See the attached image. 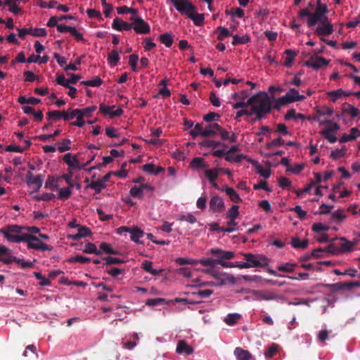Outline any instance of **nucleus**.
<instances>
[{"label": "nucleus", "instance_id": "nucleus-51", "mask_svg": "<svg viewBox=\"0 0 360 360\" xmlns=\"http://www.w3.org/2000/svg\"><path fill=\"white\" fill-rule=\"evenodd\" d=\"M253 188L255 190L262 189L268 192L271 191V189L269 188L267 181L264 180H260L258 184H254Z\"/></svg>", "mask_w": 360, "mask_h": 360}, {"label": "nucleus", "instance_id": "nucleus-37", "mask_svg": "<svg viewBox=\"0 0 360 360\" xmlns=\"http://www.w3.org/2000/svg\"><path fill=\"white\" fill-rule=\"evenodd\" d=\"M285 53L287 55V56L285 60L284 65L286 67H290L295 57L297 56V53L291 49L285 50Z\"/></svg>", "mask_w": 360, "mask_h": 360}, {"label": "nucleus", "instance_id": "nucleus-31", "mask_svg": "<svg viewBox=\"0 0 360 360\" xmlns=\"http://www.w3.org/2000/svg\"><path fill=\"white\" fill-rule=\"evenodd\" d=\"M89 186L94 189L96 193H100L101 191L105 188V184L103 181L98 179L96 181H92Z\"/></svg>", "mask_w": 360, "mask_h": 360}, {"label": "nucleus", "instance_id": "nucleus-24", "mask_svg": "<svg viewBox=\"0 0 360 360\" xmlns=\"http://www.w3.org/2000/svg\"><path fill=\"white\" fill-rule=\"evenodd\" d=\"M141 268L146 272L151 274L153 276H158L160 274L162 270H157L153 269V262L148 260H144L141 264Z\"/></svg>", "mask_w": 360, "mask_h": 360}, {"label": "nucleus", "instance_id": "nucleus-61", "mask_svg": "<svg viewBox=\"0 0 360 360\" xmlns=\"http://www.w3.org/2000/svg\"><path fill=\"white\" fill-rule=\"evenodd\" d=\"M256 169L257 173L265 179L269 178L271 175V170L269 169H264L262 166L259 165L256 167Z\"/></svg>", "mask_w": 360, "mask_h": 360}, {"label": "nucleus", "instance_id": "nucleus-50", "mask_svg": "<svg viewBox=\"0 0 360 360\" xmlns=\"http://www.w3.org/2000/svg\"><path fill=\"white\" fill-rule=\"evenodd\" d=\"M213 293L212 290L205 289V290H198L192 292L193 295H196L200 298H205L210 297Z\"/></svg>", "mask_w": 360, "mask_h": 360}, {"label": "nucleus", "instance_id": "nucleus-48", "mask_svg": "<svg viewBox=\"0 0 360 360\" xmlns=\"http://www.w3.org/2000/svg\"><path fill=\"white\" fill-rule=\"evenodd\" d=\"M203 130L204 128L202 127V124L198 123L194 127V129L190 131V134L193 139H195L198 136H202Z\"/></svg>", "mask_w": 360, "mask_h": 360}, {"label": "nucleus", "instance_id": "nucleus-17", "mask_svg": "<svg viewBox=\"0 0 360 360\" xmlns=\"http://www.w3.org/2000/svg\"><path fill=\"white\" fill-rule=\"evenodd\" d=\"M112 27L117 31H129L132 29V22L129 23L120 18H115L112 22Z\"/></svg>", "mask_w": 360, "mask_h": 360}, {"label": "nucleus", "instance_id": "nucleus-2", "mask_svg": "<svg viewBox=\"0 0 360 360\" xmlns=\"http://www.w3.org/2000/svg\"><path fill=\"white\" fill-rule=\"evenodd\" d=\"M328 13V9L326 4L321 3V0L316 1V6L314 8V6L312 3L309 2L308 7L301 9L298 13L299 19L304 20L305 17H307V25L308 27L311 28L315 26L320 20L324 17H327L326 15Z\"/></svg>", "mask_w": 360, "mask_h": 360}, {"label": "nucleus", "instance_id": "nucleus-1", "mask_svg": "<svg viewBox=\"0 0 360 360\" xmlns=\"http://www.w3.org/2000/svg\"><path fill=\"white\" fill-rule=\"evenodd\" d=\"M248 103L250 106V111L255 117L252 122L263 119L266 115L271 112L272 108L270 97L266 92H259L248 98Z\"/></svg>", "mask_w": 360, "mask_h": 360}, {"label": "nucleus", "instance_id": "nucleus-21", "mask_svg": "<svg viewBox=\"0 0 360 360\" xmlns=\"http://www.w3.org/2000/svg\"><path fill=\"white\" fill-rule=\"evenodd\" d=\"M63 161L70 167L72 168H78L82 169L84 165L82 167L79 166V161L75 156H72L71 153H66L63 156Z\"/></svg>", "mask_w": 360, "mask_h": 360}, {"label": "nucleus", "instance_id": "nucleus-58", "mask_svg": "<svg viewBox=\"0 0 360 360\" xmlns=\"http://www.w3.org/2000/svg\"><path fill=\"white\" fill-rule=\"evenodd\" d=\"M284 144V141L281 138H278L274 139L272 141L267 143L266 144V148L270 149L273 147H278L283 146Z\"/></svg>", "mask_w": 360, "mask_h": 360}, {"label": "nucleus", "instance_id": "nucleus-62", "mask_svg": "<svg viewBox=\"0 0 360 360\" xmlns=\"http://www.w3.org/2000/svg\"><path fill=\"white\" fill-rule=\"evenodd\" d=\"M179 221H186L190 224H195L197 221L196 218L191 214L186 215L182 214L179 217Z\"/></svg>", "mask_w": 360, "mask_h": 360}, {"label": "nucleus", "instance_id": "nucleus-27", "mask_svg": "<svg viewBox=\"0 0 360 360\" xmlns=\"http://www.w3.org/2000/svg\"><path fill=\"white\" fill-rule=\"evenodd\" d=\"M339 290H349L354 287H359V281H350L344 283H338L335 284Z\"/></svg>", "mask_w": 360, "mask_h": 360}, {"label": "nucleus", "instance_id": "nucleus-11", "mask_svg": "<svg viewBox=\"0 0 360 360\" xmlns=\"http://www.w3.org/2000/svg\"><path fill=\"white\" fill-rule=\"evenodd\" d=\"M117 233L120 235H122L125 233H130V238L132 241L137 244H142V242L139 240L144 235V232L138 226H120L117 229Z\"/></svg>", "mask_w": 360, "mask_h": 360}, {"label": "nucleus", "instance_id": "nucleus-64", "mask_svg": "<svg viewBox=\"0 0 360 360\" xmlns=\"http://www.w3.org/2000/svg\"><path fill=\"white\" fill-rule=\"evenodd\" d=\"M332 217L334 220L342 221L346 218V216L344 214V210H338L332 214Z\"/></svg>", "mask_w": 360, "mask_h": 360}, {"label": "nucleus", "instance_id": "nucleus-45", "mask_svg": "<svg viewBox=\"0 0 360 360\" xmlns=\"http://www.w3.org/2000/svg\"><path fill=\"white\" fill-rule=\"evenodd\" d=\"M191 165L194 169H200L206 167L202 158H195L191 160Z\"/></svg>", "mask_w": 360, "mask_h": 360}, {"label": "nucleus", "instance_id": "nucleus-8", "mask_svg": "<svg viewBox=\"0 0 360 360\" xmlns=\"http://www.w3.org/2000/svg\"><path fill=\"white\" fill-rule=\"evenodd\" d=\"M26 239L23 242L27 243L28 249H34L36 250L41 251H51L52 248L49 245L44 243L40 238L37 236H34L30 233H27L25 236Z\"/></svg>", "mask_w": 360, "mask_h": 360}, {"label": "nucleus", "instance_id": "nucleus-39", "mask_svg": "<svg viewBox=\"0 0 360 360\" xmlns=\"http://www.w3.org/2000/svg\"><path fill=\"white\" fill-rule=\"evenodd\" d=\"M278 350V345L276 343L271 344L264 352L266 358H272Z\"/></svg>", "mask_w": 360, "mask_h": 360}, {"label": "nucleus", "instance_id": "nucleus-30", "mask_svg": "<svg viewBox=\"0 0 360 360\" xmlns=\"http://www.w3.org/2000/svg\"><path fill=\"white\" fill-rule=\"evenodd\" d=\"M219 174V168H214L205 171V176L207 178L210 182L215 181L218 178Z\"/></svg>", "mask_w": 360, "mask_h": 360}, {"label": "nucleus", "instance_id": "nucleus-22", "mask_svg": "<svg viewBox=\"0 0 360 360\" xmlns=\"http://www.w3.org/2000/svg\"><path fill=\"white\" fill-rule=\"evenodd\" d=\"M91 234V231L89 228L86 226H79L78 233L75 235L70 236V238L74 240H77L82 238L89 236Z\"/></svg>", "mask_w": 360, "mask_h": 360}, {"label": "nucleus", "instance_id": "nucleus-9", "mask_svg": "<svg viewBox=\"0 0 360 360\" xmlns=\"http://www.w3.org/2000/svg\"><path fill=\"white\" fill-rule=\"evenodd\" d=\"M167 4H172L181 14L187 16L191 12H195V6L189 0H167Z\"/></svg>", "mask_w": 360, "mask_h": 360}, {"label": "nucleus", "instance_id": "nucleus-19", "mask_svg": "<svg viewBox=\"0 0 360 360\" xmlns=\"http://www.w3.org/2000/svg\"><path fill=\"white\" fill-rule=\"evenodd\" d=\"M176 352L178 354H186L187 355L191 354L193 352V347L188 345L185 340L178 341Z\"/></svg>", "mask_w": 360, "mask_h": 360}, {"label": "nucleus", "instance_id": "nucleus-16", "mask_svg": "<svg viewBox=\"0 0 360 360\" xmlns=\"http://www.w3.org/2000/svg\"><path fill=\"white\" fill-rule=\"evenodd\" d=\"M210 208L214 212H221L224 209V202L219 195H214L210 201Z\"/></svg>", "mask_w": 360, "mask_h": 360}, {"label": "nucleus", "instance_id": "nucleus-53", "mask_svg": "<svg viewBox=\"0 0 360 360\" xmlns=\"http://www.w3.org/2000/svg\"><path fill=\"white\" fill-rule=\"evenodd\" d=\"M72 194L71 189L70 188H60L58 193V198L62 200L68 199Z\"/></svg>", "mask_w": 360, "mask_h": 360}, {"label": "nucleus", "instance_id": "nucleus-47", "mask_svg": "<svg viewBox=\"0 0 360 360\" xmlns=\"http://www.w3.org/2000/svg\"><path fill=\"white\" fill-rule=\"evenodd\" d=\"M217 30L219 32V34L217 36L218 40L221 41V40L224 39L226 37L231 35L229 30L225 27H218Z\"/></svg>", "mask_w": 360, "mask_h": 360}, {"label": "nucleus", "instance_id": "nucleus-57", "mask_svg": "<svg viewBox=\"0 0 360 360\" xmlns=\"http://www.w3.org/2000/svg\"><path fill=\"white\" fill-rule=\"evenodd\" d=\"M34 276L39 280V284L42 286L49 285L51 282L48 278L43 276L40 272H34Z\"/></svg>", "mask_w": 360, "mask_h": 360}, {"label": "nucleus", "instance_id": "nucleus-36", "mask_svg": "<svg viewBox=\"0 0 360 360\" xmlns=\"http://www.w3.org/2000/svg\"><path fill=\"white\" fill-rule=\"evenodd\" d=\"M241 316L239 314H229L224 319V322L229 326L235 325L240 319Z\"/></svg>", "mask_w": 360, "mask_h": 360}, {"label": "nucleus", "instance_id": "nucleus-7", "mask_svg": "<svg viewBox=\"0 0 360 360\" xmlns=\"http://www.w3.org/2000/svg\"><path fill=\"white\" fill-rule=\"evenodd\" d=\"M304 95H300L298 91L294 88L290 89L285 96L278 98L274 105V108L278 109L281 106L287 105L295 101H300L305 99Z\"/></svg>", "mask_w": 360, "mask_h": 360}, {"label": "nucleus", "instance_id": "nucleus-33", "mask_svg": "<svg viewBox=\"0 0 360 360\" xmlns=\"http://www.w3.org/2000/svg\"><path fill=\"white\" fill-rule=\"evenodd\" d=\"M159 40L164 44L166 47H170L173 44V38L172 34L164 33L159 36Z\"/></svg>", "mask_w": 360, "mask_h": 360}, {"label": "nucleus", "instance_id": "nucleus-26", "mask_svg": "<svg viewBox=\"0 0 360 360\" xmlns=\"http://www.w3.org/2000/svg\"><path fill=\"white\" fill-rule=\"evenodd\" d=\"M224 191L231 201L234 202H240L242 201V199L240 198L239 195L233 188L226 187Z\"/></svg>", "mask_w": 360, "mask_h": 360}, {"label": "nucleus", "instance_id": "nucleus-52", "mask_svg": "<svg viewBox=\"0 0 360 360\" xmlns=\"http://www.w3.org/2000/svg\"><path fill=\"white\" fill-rule=\"evenodd\" d=\"M91 261V259L86 257H84L82 255H77L75 257H71L69 259V262L71 263L74 262H79L82 264L89 263Z\"/></svg>", "mask_w": 360, "mask_h": 360}, {"label": "nucleus", "instance_id": "nucleus-20", "mask_svg": "<svg viewBox=\"0 0 360 360\" xmlns=\"http://www.w3.org/2000/svg\"><path fill=\"white\" fill-rule=\"evenodd\" d=\"M221 129V126L217 123L210 124L204 128L202 136L208 137L218 134V130Z\"/></svg>", "mask_w": 360, "mask_h": 360}, {"label": "nucleus", "instance_id": "nucleus-56", "mask_svg": "<svg viewBox=\"0 0 360 360\" xmlns=\"http://www.w3.org/2000/svg\"><path fill=\"white\" fill-rule=\"evenodd\" d=\"M165 302V300L164 298H153L148 299L146 302V304L150 307H154L160 304H162Z\"/></svg>", "mask_w": 360, "mask_h": 360}, {"label": "nucleus", "instance_id": "nucleus-40", "mask_svg": "<svg viewBox=\"0 0 360 360\" xmlns=\"http://www.w3.org/2000/svg\"><path fill=\"white\" fill-rule=\"evenodd\" d=\"M245 156L244 155H234L226 153L225 160L227 162H240L242 160L245 159Z\"/></svg>", "mask_w": 360, "mask_h": 360}, {"label": "nucleus", "instance_id": "nucleus-60", "mask_svg": "<svg viewBox=\"0 0 360 360\" xmlns=\"http://www.w3.org/2000/svg\"><path fill=\"white\" fill-rule=\"evenodd\" d=\"M198 264H200L204 266H211L214 267L215 265H217L214 259L212 258H207V259H202L200 260H197Z\"/></svg>", "mask_w": 360, "mask_h": 360}, {"label": "nucleus", "instance_id": "nucleus-54", "mask_svg": "<svg viewBox=\"0 0 360 360\" xmlns=\"http://www.w3.org/2000/svg\"><path fill=\"white\" fill-rule=\"evenodd\" d=\"M176 262L179 265L191 264L195 265L198 264V261L192 259H186L184 257H178L176 259Z\"/></svg>", "mask_w": 360, "mask_h": 360}, {"label": "nucleus", "instance_id": "nucleus-14", "mask_svg": "<svg viewBox=\"0 0 360 360\" xmlns=\"http://www.w3.org/2000/svg\"><path fill=\"white\" fill-rule=\"evenodd\" d=\"M252 295L254 296V300L257 301H270L278 300L280 296L270 290H252Z\"/></svg>", "mask_w": 360, "mask_h": 360}, {"label": "nucleus", "instance_id": "nucleus-41", "mask_svg": "<svg viewBox=\"0 0 360 360\" xmlns=\"http://www.w3.org/2000/svg\"><path fill=\"white\" fill-rule=\"evenodd\" d=\"M108 60L111 65H116L120 60L118 51L115 49L111 51L108 54Z\"/></svg>", "mask_w": 360, "mask_h": 360}, {"label": "nucleus", "instance_id": "nucleus-44", "mask_svg": "<svg viewBox=\"0 0 360 360\" xmlns=\"http://www.w3.org/2000/svg\"><path fill=\"white\" fill-rule=\"evenodd\" d=\"M143 191L141 188V186H133L130 191L129 193L132 197L138 198H142L143 196Z\"/></svg>", "mask_w": 360, "mask_h": 360}, {"label": "nucleus", "instance_id": "nucleus-12", "mask_svg": "<svg viewBox=\"0 0 360 360\" xmlns=\"http://www.w3.org/2000/svg\"><path fill=\"white\" fill-rule=\"evenodd\" d=\"M319 25L314 30V33L319 37L328 36L333 33L334 29L333 24L329 21L328 17H324L318 22Z\"/></svg>", "mask_w": 360, "mask_h": 360}, {"label": "nucleus", "instance_id": "nucleus-15", "mask_svg": "<svg viewBox=\"0 0 360 360\" xmlns=\"http://www.w3.org/2000/svg\"><path fill=\"white\" fill-rule=\"evenodd\" d=\"M25 179H26V183L28 186H34V188L33 191L34 192H37L39 191V189L41 188V187L42 186L43 181H44V178H43L42 175L39 174L37 176H34V174L31 172H28L26 174Z\"/></svg>", "mask_w": 360, "mask_h": 360}, {"label": "nucleus", "instance_id": "nucleus-34", "mask_svg": "<svg viewBox=\"0 0 360 360\" xmlns=\"http://www.w3.org/2000/svg\"><path fill=\"white\" fill-rule=\"evenodd\" d=\"M308 240H300L298 238H292L291 245L297 249H305L308 245Z\"/></svg>", "mask_w": 360, "mask_h": 360}, {"label": "nucleus", "instance_id": "nucleus-10", "mask_svg": "<svg viewBox=\"0 0 360 360\" xmlns=\"http://www.w3.org/2000/svg\"><path fill=\"white\" fill-rule=\"evenodd\" d=\"M129 20L132 22V29L136 34H146L150 32V27L142 18L132 15Z\"/></svg>", "mask_w": 360, "mask_h": 360}, {"label": "nucleus", "instance_id": "nucleus-6", "mask_svg": "<svg viewBox=\"0 0 360 360\" xmlns=\"http://www.w3.org/2000/svg\"><path fill=\"white\" fill-rule=\"evenodd\" d=\"M354 248V243H351L350 241L347 240L345 237L340 238H334L332 240V243H330L326 248V252L337 254L339 252H350Z\"/></svg>", "mask_w": 360, "mask_h": 360}, {"label": "nucleus", "instance_id": "nucleus-29", "mask_svg": "<svg viewBox=\"0 0 360 360\" xmlns=\"http://www.w3.org/2000/svg\"><path fill=\"white\" fill-rule=\"evenodd\" d=\"M200 146L205 148H217V147H224L225 144L220 142L212 140H205L200 143Z\"/></svg>", "mask_w": 360, "mask_h": 360}, {"label": "nucleus", "instance_id": "nucleus-35", "mask_svg": "<svg viewBox=\"0 0 360 360\" xmlns=\"http://www.w3.org/2000/svg\"><path fill=\"white\" fill-rule=\"evenodd\" d=\"M250 41V38L248 35L245 34L242 37H239L238 35L233 36L232 44L233 46H237L238 44H245Z\"/></svg>", "mask_w": 360, "mask_h": 360}, {"label": "nucleus", "instance_id": "nucleus-49", "mask_svg": "<svg viewBox=\"0 0 360 360\" xmlns=\"http://www.w3.org/2000/svg\"><path fill=\"white\" fill-rule=\"evenodd\" d=\"M70 144H71V141L70 139H63L61 141L60 145L58 147V150L60 153H63L65 151L69 150L71 148Z\"/></svg>", "mask_w": 360, "mask_h": 360}, {"label": "nucleus", "instance_id": "nucleus-46", "mask_svg": "<svg viewBox=\"0 0 360 360\" xmlns=\"http://www.w3.org/2000/svg\"><path fill=\"white\" fill-rule=\"evenodd\" d=\"M226 15L237 16L239 18H242L244 16V11L240 8H234L230 10L226 11Z\"/></svg>", "mask_w": 360, "mask_h": 360}, {"label": "nucleus", "instance_id": "nucleus-55", "mask_svg": "<svg viewBox=\"0 0 360 360\" xmlns=\"http://www.w3.org/2000/svg\"><path fill=\"white\" fill-rule=\"evenodd\" d=\"M296 266V264L286 263L285 264L278 266V270L283 272H292L294 271V268Z\"/></svg>", "mask_w": 360, "mask_h": 360}, {"label": "nucleus", "instance_id": "nucleus-23", "mask_svg": "<svg viewBox=\"0 0 360 360\" xmlns=\"http://www.w3.org/2000/svg\"><path fill=\"white\" fill-rule=\"evenodd\" d=\"M234 354L238 360H250L252 358V354L248 350L240 347H236L235 349Z\"/></svg>", "mask_w": 360, "mask_h": 360}, {"label": "nucleus", "instance_id": "nucleus-18", "mask_svg": "<svg viewBox=\"0 0 360 360\" xmlns=\"http://www.w3.org/2000/svg\"><path fill=\"white\" fill-rule=\"evenodd\" d=\"M239 206L233 205L226 212V218L229 219V224L231 225H237L236 219L239 216Z\"/></svg>", "mask_w": 360, "mask_h": 360}, {"label": "nucleus", "instance_id": "nucleus-42", "mask_svg": "<svg viewBox=\"0 0 360 360\" xmlns=\"http://www.w3.org/2000/svg\"><path fill=\"white\" fill-rule=\"evenodd\" d=\"M343 112L349 114L352 118L356 117L360 112L358 108L350 104L343 108Z\"/></svg>", "mask_w": 360, "mask_h": 360}, {"label": "nucleus", "instance_id": "nucleus-59", "mask_svg": "<svg viewBox=\"0 0 360 360\" xmlns=\"http://www.w3.org/2000/svg\"><path fill=\"white\" fill-rule=\"evenodd\" d=\"M100 248L102 250V251L108 254L116 255L117 253L116 250L112 249L111 246L106 243H101L100 245Z\"/></svg>", "mask_w": 360, "mask_h": 360}, {"label": "nucleus", "instance_id": "nucleus-5", "mask_svg": "<svg viewBox=\"0 0 360 360\" xmlns=\"http://www.w3.org/2000/svg\"><path fill=\"white\" fill-rule=\"evenodd\" d=\"M209 252L212 255L216 257L214 261L217 264H219L224 268H235V263L226 262V260L235 257L234 252L224 250L220 248H212Z\"/></svg>", "mask_w": 360, "mask_h": 360}, {"label": "nucleus", "instance_id": "nucleus-43", "mask_svg": "<svg viewBox=\"0 0 360 360\" xmlns=\"http://www.w3.org/2000/svg\"><path fill=\"white\" fill-rule=\"evenodd\" d=\"M325 123L328 124L329 126L326 127L323 131H326V133H333L335 132L340 129V126L338 124L335 122H333L331 120H326Z\"/></svg>", "mask_w": 360, "mask_h": 360}, {"label": "nucleus", "instance_id": "nucleus-4", "mask_svg": "<svg viewBox=\"0 0 360 360\" xmlns=\"http://www.w3.org/2000/svg\"><path fill=\"white\" fill-rule=\"evenodd\" d=\"M24 228L18 225H8L1 229L0 232L11 243L23 242L27 233L23 232Z\"/></svg>", "mask_w": 360, "mask_h": 360}, {"label": "nucleus", "instance_id": "nucleus-63", "mask_svg": "<svg viewBox=\"0 0 360 360\" xmlns=\"http://www.w3.org/2000/svg\"><path fill=\"white\" fill-rule=\"evenodd\" d=\"M345 154V148H341V149H336L335 150H333L330 153V158L333 159H338L340 158H342Z\"/></svg>", "mask_w": 360, "mask_h": 360}, {"label": "nucleus", "instance_id": "nucleus-28", "mask_svg": "<svg viewBox=\"0 0 360 360\" xmlns=\"http://www.w3.org/2000/svg\"><path fill=\"white\" fill-rule=\"evenodd\" d=\"M210 229L212 231H218V232H233L236 231H238V228H224L220 227L218 223L214 222L210 224Z\"/></svg>", "mask_w": 360, "mask_h": 360}, {"label": "nucleus", "instance_id": "nucleus-13", "mask_svg": "<svg viewBox=\"0 0 360 360\" xmlns=\"http://www.w3.org/2000/svg\"><path fill=\"white\" fill-rule=\"evenodd\" d=\"M329 62V60H326L321 56H318L317 54H314L304 63V65L307 67H311L315 70H318L323 67H326Z\"/></svg>", "mask_w": 360, "mask_h": 360}, {"label": "nucleus", "instance_id": "nucleus-38", "mask_svg": "<svg viewBox=\"0 0 360 360\" xmlns=\"http://www.w3.org/2000/svg\"><path fill=\"white\" fill-rule=\"evenodd\" d=\"M82 252L86 254L94 253L96 255H100L101 254V252L97 250L96 245L92 243H86Z\"/></svg>", "mask_w": 360, "mask_h": 360}, {"label": "nucleus", "instance_id": "nucleus-32", "mask_svg": "<svg viewBox=\"0 0 360 360\" xmlns=\"http://www.w3.org/2000/svg\"><path fill=\"white\" fill-rule=\"evenodd\" d=\"M345 94V91L342 89H339L335 91H331L327 93L328 96L332 102H335L338 99L342 98V95Z\"/></svg>", "mask_w": 360, "mask_h": 360}, {"label": "nucleus", "instance_id": "nucleus-3", "mask_svg": "<svg viewBox=\"0 0 360 360\" xmlns=\"http://www.w3.org/2000/svg\"><path fill=\"white\" fill-rule=\"evenodd\" d=\"M243 255L246 262H235V267L239 269H249L252 267H265L269 265V259L263 255L243 253Z\"/></svg>", "mask_w": 360, "mask_h": 360}, {"label": "nucleus", "instance_id": "nucleus-25", "mask_svg": "<svg viewBox=\"0 0 360 360\" xmlns=\"http://www.w3.org/2000/svg\"><path fill=\"white\" fill-rule=\"evenodd\" d=\"M188 17L191 19L193 23L197 26H201L204 23V14H199L196 13V8L195 12H191Z\"/></svg>", "mask_w": 360, "mask_h": 360}]
</instances>
